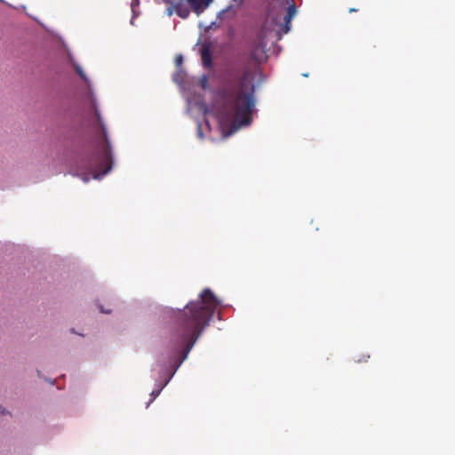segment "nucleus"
<instances>
[{
  "instance_id": "nucleus-1",
  "label": "nucleus",
  "mask_w": 455,
  "mask_h": 455,
  "mask_svg": "<svg viewBox=\"0 0 455 455\" xmlns=\"http://www.w3.org/2000/svg\"><path fill=\"white\" fill-rule=\"evenodd\" d=\"M219 304L213 292L205 288L196 300L189 301L182 309L171 310L170 343L180 353L181 362L210 324Z\"/></svg>"
},
{
  "instance_id": "nucleus-2",
  "label": "nucleus",
  "mask_w": 455,
  "mask_h": 455,
  "mask_svg": "<svg viewBox=\"0 0 455 455\" xmlns=\"http://www.w3.org/2000/svg\"><path fill=\"white\" fill-rule=\"evenodd\" d=\"M254 74L245 66L237 77L236 90L225 88L218 93L216 115L221 126H230L231 132L251 123L255 105Z\"/></svg>"
},
{
  "instance_id": "nucleus-3",
  "label": "nucleus",
  "mask_w": 455,
  "mask_h": 455,
  "mask_svg": "<svg viewBox=\"0 0 455 455\" xmlns=\"http://www.w3.org/2000/svg\"><path fill=\"white\" fill-rule=\"evenodd\" d=\"M92 123V124H95V132L100 134L97 135L98 138L93 153L91 156L81 158V165L76 170V175L82 176L84 181H88L91 178L98 179L105 175L112 168V153L107 131L100 112L95 107Z\"/></svg>"
},
{
  "instance_id": "nucleus-4",
  "label": "nucleus",
  "mask_w": 455,
  "mask_h": 455,
  "mask_svg": "<svg viewBox=\"0 0 455 455\" xmlns=\"http://www.w3.org/2000/svg\"><path fill=\"white\" fill-rule=\"evenodd\" d=\"M191 9L199 15L210 4V0H187Z\"/></svg>"
},
{
  "instance_id": "nucleus-5",
  "label": "nucleus",
  "mask_w": 455,
  "mask_h": 455,
  "mask_svg": "<svg viewBox=\"0 0 455 455\" xmlns=\"http://www.w3.org/2000/svg\"><path fill=\"white\" fill-rule=\"evenodd\" d=\"M296 12V6L294 4L290 5L287 8L286 14L283 17L284 29L283 32L287 33L290 30L289 24Z\"/></svg>"
},
{
  "instance_id": "nucleus-6",
  "label": "nucleus",
  "mask_w": 455,
  "mask_h": 455,
  "mask_svg": "<svg viewBox=\"0 0 455 455\" xmlns=\"http://www.w3.org/2000/svg\"><path fill=\"white\" fill-rule=\"evenodd\" d=\"M201 59L203 65L206 68H210L212 65V53L208 47L204 46L201 52Z\"/></svg>"
},
{
  "instance_id": "nucleus-7",
  "label": "nucleus",
  "mask_w": 455,
  "mask_h": 455,
  "mask_svg": "<svg viewBox=\"0 0 455 455\" xmlns=\"http://www.w3.org/2000/svg\"><path fill=\"white\" fill-rule=\"evenodd\" d=\"M175 12L179 17L182 19H187L190 13L189 10L181 3L175 4Z\"/></svg>"
},
{
  "instance_id": "nucleus-8",
  "label": "nucleus",
  "mask_w": 455,
  "mask_h": 455,
  "mask_svg": "<svg viewBox=\"0 0 455 455\" xmlns=\"http://www.w3.org/2000/svg\"><path fill=\"white\" fill-rule=\"evenodd\" d=\"M164 3L168 4L169 6L166 9V14L168 16H172L173 12H175V4L172 2L171 0H164Z\"/></svg>"
},
{
  "instance_id": "nucleus-9",
  "label": "nucleus",
  "mask_w": 455,
  "mask_h": 455,
  "mask_svg": "<svg viewBox=\"0 0 455 455\" xmlns=\"http://www.w3.org/2000/svg\"><path fill=\"white\" fill-rule=\"evenodd\" d=\"M75 69H76V73L79 75V76H80V77H81L84 82H86V83H87V82H88V78H87L86 75L84 74V72L83 68H82L80 66L76 65V66H75Z\"/></svg>"
},
{
  "instance_id": "nucleus-10",
  "label": "nucleus",
  "mask_w": 455,
  "mask_h": 455,
  "mask_svg": "<svg viewBox=\"0 0 455 455\" xmlns=\"http://www.w3.org/2000/svg\"><path fill=\"white\" fill-rule=\"evenodd\" d=\"M175 62H176L177 66H180L183 62V57L181 55H178L175 58Z\"/></svg>"
},
{
  "instance_id": "nucleus-11",
  "label": "nucleus",
  "mask_w": 455,
  "mask_h": 455,
  "mask_svg": "<svg viewBox=\"0 0 455 455\" xmlns=\"http://www.w3.org/2000/svg\"><path fill=\"white\" fill-rule=\"evenodd\" d=\"M162 388H163V387L160 389H158L157 391H153L151 393V395L153 396V399H155L160 394Z\"/></svg>"
},
{
  "instance_id": "nucleus-12",
  "label": "nucleus",
  "mask_w": 455,
  "mask_h": 455,
  "mask_svg": "<svg viewBox=\"0 0 455 455\" xmlns=\"http://www.w3.org/2000/svg\"><path fill=\"white\" fill-rule=\"evenodd\" d=\"M251 60H255V61H258V58L256 56V52H252L251 54Z\"/></svg>"
},
{
  "instance_id": "nucleus-13",
  "label": "nucleus",
  "mask_w": 455,
  "mask_h": 455,
  "mask_svg": "<svg viewBox=\"0 0 455 455\" xmlns=\"http://www.w3.org/2000/svg\"><path fill=\"white\" fill-rule=\"evenodd\" d=\"M198 135L199 137L202 139L203 138V132H202V127H201V124H198Z\"/></svg>"
},
{
  "instance_id": "nucleus-14",
  "label": "nucleus",
  "mask_w": 455,
  "mask_h": 455,
  "mask_svg": "<svg viewBox=\"0 0 455 455\" xmlns=\"http://www.w3.org/2000/svg\"><path fill=\"white\" fill-rule=\"evenodd\" d=\"M5 413V410L0 406V414H4Z\"/></svg>"
},
{
  "instance_id": "nucleus-15",
  "label": "nucleus",
  "mask_w": 455,
  "mask_h": 455,
  "mask_svg": "<svg viewBox=\"0 0 455 455\" xmlns=\"http://www.w3.org/2000/svg\"><path fill=\"white\" fill-rule=\"evenodd\" d=\"M358 10L355 9V8H350L349 9V12H357Z\"/></svg>"
},
{
  "instance_id": "nucleus-16",
  "label": "nucleus",
  "mask_w": 455,
  "mask_h": 455,
  "mask_svg": "<svg viewBox=\"0 0 455 455\" xmlns=\"http://www.w3.org/2000/svg\"><path fill=\"white\" fill-rule=\"evenodd\" d=\"M100 311L103 312V313H106V314L110 313V311H104L102 308H100Z\"/></svg>"
}]
</instances>
